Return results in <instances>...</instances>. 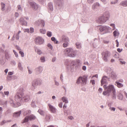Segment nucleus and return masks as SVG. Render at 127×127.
I'll use <instances>...</instances> for the list:
<instances>
[{
  "label": "nucleus",
  "instance_id": "f257e3e1",
  "mask_svg": "<svg viewBox=\"0 0 127 127\" xmlns=\"http://www.w3.org/2000/svg\"><path fill=\"white\" fill-rule=\"evenodd\" d=\"M103 87L104 88V91L102 93L103 95L109 96L112 93V98L113 99H116V90L113 85H111L107 86L106 85H103Z\"/></svg>",
  "mask_w": 127,
  "mask_h": 127
},
{
  "label": "nucleus",
  "instance_id": "f03ea898",
  "mask_svg": "<svg viewBox=\"0 0 127 127\" xmlns=\"http://www.w3.org/2000/svg\"><path fill=\"white\" fill-rule=\"evenodd\" d=\"M15 99L16 101L19 102L21 103L22 102H27L29 101L30 99L29 95H24L23 93H18L15 96Z\"/></svg>",
  "mask_w": 127,
  "mask_h": 127
},
{
  "label": "nucleus",
  "instance_id": "7ed1b4c3",
  "mask_svg": "<svg viewBox=\"0 0 127 127\" xmlns=\"http://www.w3.org/2000/svg\"><path fill=\"white\" fill-rule=\"evenodd\" d=\"M64 52L65 54L70 57H74L77 55V51L71 48H66L64 50Z\"/></svg>",
  "mask_w": 127,
  "mask_h": 127
},
{
  "label": "nucleus",
  "instance_id": "20e7f679",
  "mask_svg": "<svg viewBox=\"0 0 127 127\" xmlns=\"http://www.w3.org/2000/svg\"><path fill=\"white\" fill-rule=\"evenodd\" d=\"M87 77V75H84L83 77H79L77 82V83L79 84L81 83H83L84 85L86 84Z\"/></svg>",
  "mask_w": 127,
  "mask_h": 127
},
{
  "label": "nucleus",
  "instance_id": "39448f33",
  "mask_svg": "<svg viewBox=\"0 0 127 127\" xmlns=\"http://www.w3.org/2000/svg\"><path fill=\"white\" fill-rule=\"evenodd\" d=\"M102 57L104 60L105 62H107L111 54L110 52L108 51H106L102 52L101 54Z\"/></svg>",
  "mask_w": 127,
  "mask_h": 127
},
{
  "label": "nucleus",
  "instance_id": "423d86ee",
  "mask_svg": "<svg viewBox=\"0 0 127 127\" xmlns=\"http://www.w3.org/2000/svg\"><path fill=\"white\" fill-rule=\"evenodd\" d=\"M36 119V117L33 114H31L29 116L26 117L24 118L22 123H23L28 122L29 120L30 121H33Z\"/></svg>",
  "mask_w": 127,
  "mask_h": 127
},
{
  "label": "nucleus",
  "instance_id": "0eeeda50",
  "mask_svg": "<svg viewBox=\"0 0 127 127\" xmlns=\"http://www.w3.org/2000/svg\"><path fill=\"white\" fill-rule=\"evenodd\" d=\"M44 39L41 37L38 36L35 38V44L37 45L42 44L44 42Z\"/></svg>",
  "mask_w": 127,
  "mask_h": 127
},
{
  "label": "nucleus",
  "instance_id": "6e6552de",
  "mask_svg": "<svg viewBox=\"0 0 127 127\" xmlns=\"http://www.w3.org/2000/svg\"><path fill=\"white\" fill-rule=\"evenodd\" d=\"M30 4L33 10H36L39 7V5L34 2H31Z\"/></svg>",
  "mask_w": 127,
  "mask_h": 127
},
{
  "label": "nucleus",
  "instance_id": "1a4fd4ad",
  "mask_svg": "<svg viewBox=\"0 0 127 127\" xmlns=\"http://www.w3.org/2000/svg\"><path fill=\"white\" fill-rule=\"evenodd\" d=\"M109 79V78L106 76H103L101 80V85L102 86L104 84H107V80Z\"/></svg>",
  "mask_w": 127,
  "mask_h": 127
},
{
  "label": "nucleus",
  "instance_id": "9d476101",
  "mask_svg": "<svg viewBox=\"0 0 127 127\" xmlns=\"http://www.w3.org/2000/svg\"><path fill=\"white\" fill-rule=\"evenodd\" d=\"M43 70V68L41 66H39L35 68V74L38 75L42 73Z\"/></svg>",
  "mask_w": 127,
  "mask_h": 127
},
{
  "label": "nucleus",
  "instance_id": "9b49d317",
  "mask_svg": "<svg viewBox=\"0 0 127 127\" xmlns=\"http://www.w3.org/2000/svg\"><path fill=\"white\" fill-rule=\"evenodd\" d=\"M75 62V61H73L69 62V64L68 65L72 72H73L74 69Z\"/></svg>",
  "mask_w": 127,
  "mask_h": 127
},
{
  "label": "nucleus",
  "instance_id": "f8f14e48",
  "mask_svg": "<svg viewBox=\"0 0 127 127\" xmlns=\"http://www.w3.org/2000/svg\"><path fill=\"white\" fill-rule=\"evenodd\" d=\"M17 104L14 103L13 100L12 99H10V101L9 102L11 106L14 107H16L21 105V103L17 101Z\"/></svg>",
  "mask_w": 127,
  "mask_h": 127
},
{
  "label": "nucleus",
  "instance_id": "ddd939ff",
  "mask_svg": "<svg viewBox=\"0 0 127 127\" xmlns=\"http://www.w3.org/2000/svg\"><path fill=\"white\" fill-rule=\"evenodd\" d=\"M110 29V28L108 26H104L101 27L99 28V30L101 32H107Z\"/></svg>",
  "mask_w": 127,
  "mask_h": 127
},
{
  "label": "nucleus",
  "instance_id": "4468645a",
  "mask_svg": "<svg viewBox=\"0 0 127 127\" xmlns=\"http://www.w3.org/2000/svg\"><path fill=\"white\" fill-rule=\"evenodd\" d=\"M49 109L50 112L52 113H55L56 112V109L55 107L50 103L48 104Z\"/></svg>",
  "mask_w": 127,
  "mask_h": 127
},
{
  "label": "nucleus",
  "instance_id": "2eb2a0df",
  "mask_svg": "<svg viewBox=\"0 0 127 127\" xmlns=\"http://www.w3.org/2000/svg\"><path fill=\"white\" fill-rule=\"evenodd\" d=\"M36 25L39 26L41 25L43 27H44L45 25V23L43 20L39 19L36 21L35 23Z\"/></svg>",
  "mask_w": 127,
  "mask_h": 127
},
{
  "label": "nucleus",
  "instance_id": "dca6fc26",
  "mask_svg": "<svg viewBox=\"0 0 127 127\" xmlns=\"http://www.w3.org/2000/svg\"><path fill=\"white\" fill-rule=\"evenodd\" d=\"M19 21L20 24L22 26H27V22L24 20L23 18L21 17L19 19Z\"/></svg>",
  "mask_w": 127,
  "mask_h": 127
},
{
  "label": "nucleus",
  "instance_id": "f3484780",
  "mask_svg": "<svg viewBox=\"0 0 127 127\" xmlns=\"http://www.w3.org/2000/svg\"><path fill=\"white\" fill-rule=\"evenodd\" d=\"M110 77L113 79H116L117 78V74L116 73L113 71L111 72L110 74Z\"/></svg>",
  "mask_w": 127,
  "mask_h": 127
},
{
  "label": "nucleus",
  "instance_id": "a211bd4d",
  "mask_svg": "<svg viewBox=\"0 0 127 127\" xmlns=\"http://www.w3.org/2000/svg\"><path fill=\"white\" fill-rule=\"evenodd\" d=\"M21 113V111L14 112L13 113V116L14 117L17 118L20 116Z\"/></svg>",
  "mask_w": 127,
  "mask_h": 127
},
{
  "label": "nucleus",
  "instance_id": "6ab92c4d",
  "mask_svg": "<svg viewBox=\"0 0 127 127\" xmlns=\"http://www.w3.org/2000/svg\"><path fill=\"white\" fill-rule=\"evenodd\" d=\"M115 85L116 86L119 88H121L123 87V85L119 82L118 81H116L115 83Z\"/></svg>",
  "mask_w": 127,
  "mask_h": 127
},
{
  "label": "nucleus",
  "instance_id": "aec40b11",
  "mask_svg": "<svg viewBox=\"0 0 127 127\" xmlns=\"http://www.w3.org/2000/svg\"><path fill=\"white\" fill-rule=\"evenodd\" d=\"M62 40L64 43H68L69 41V40L68 38L64 35H63L62 36Z\"/></svg>",
  "mask_w": 127,
  "mask_h": 127
},
{
  "label": "nucleus",
  "instance_id": "412c9836",
  "mask_svg": "<svg viewBox=\"0 0 127 127\" xmlns=\"http://www.w3.org/2000/svg\"><path fill=\"white\" fill-rule=\"evenodd\" d=\"M120 5L124 7L127 6V0L122 1L120 3Z\"/></svg>",
  "mask_w": 127,
  "mask_h": 127
},
{
  "label": "nucleus",
  "instance_id": "4be33fe9",
  "mask_svg": "<svg viewBox=\"0 0 127 127\" xmlns=\"http://www.w3.org/2000/svg\"><path fill=\"white\" fill-rule=\"evenodd\" d=\"M103 16L105 17L106 19H109L110 16V13L108 11H106Z\"/></svg>",
  "mask_w": 127,
  "mask_h": 127
},
{
  "label": "nucleus",
  "instance_id": "5701e85b",
  "mask_svg": "<svg viewBox=\"0 0 127 127\" xmlns=\"http://www.w3.org/2000/svg\"><path fill=\"white\" fill-rule=\"evenodd\" d=\"M37 86L36 83L35 81H33L32 82V86L33 88V89L34 90L37 88Z\"/></svg>",
  "mask_w": 127,
  "mask_h": 127
},
{
  "label": "nucleus",
  "instance_id": "b1692460",
  "mask_svg": "<svg viewBox=\"0 0 127 127\" xmlns=\"http://www.w3.org/2000/svg\"><path fill=\"white\" fill-rule=\"evenodd\" d=\"M48 9L49 11H52L53 10V8L52 4L51 3H49L48 4Z\"/></svg>",
  "mask_w": 127,
  "mask_h": 127
},
{
  "label": "nucleus",
  "instance_id": "393cba45",
  "mask_svg": "<svg viewBox=\"0 0 127 127\" xmlns=\"http://www.w3.org/2000/svg\"><path fill=\"white\" fill-rule=\"evenodd\" d=\"M100 4L96 2L94 3L92 6V8L93 9H95V8H97L99 6Z\"/></svg>",
  "mask_w": 127,
  "mask_h": 127
},
{
  "label": "nucleus",
  "instance_id": "a878e982",
  "mask_svg": "<svg viewBox=\"0 0 127 127\" xmlns=\"http://www.w3.org/2000/svg\"><path fill=\"white\" fill-rule=\"evenodd\" d=\"M62 100L65 103H67L68 102L67 98L65 96L62 97Z\"/></svg>",
  "mask_w": 127,
  "mask_h": 127
},
{
  "label": "nucleus",
  "instance_id": "bb28decb",
  "mask_svg": "<svg viewBox=\"0 0 127 127\" xmlns=\"http://www.w3.org/2000/svg\"><path fill=\"white\" fill-rule=\"evenodd\" d=\"M31 111L30 110H28L25 111L23 113V115L24 116H26L30 114Z\"/></svg>",
  "mask_w": 127,
  "mask_h": 127
},
{
  "label": "nucleus",
  "instance_id": "cd10ccee",
  "mask_svg": "<svg viewBox=\"0 0 127 127\" xmlns=\"http://www.w3.org/2000/svg\"><path fill=\"white\" fill-rule=\"evenodd\" d=\"M103 20V18H102V16H101L99 18L97 21V22H99L101 24H102L104 23Z\"/></svg>",
  "mask_w": 127,
  "mask_h": 127
},
{
  "label": "nucleus",
  "instance_id": "c85d7f7f",
  "mask_svg": "<svg viewBox=\"0 0 127 127\" xmlns=\"http://www.w3.org/2000/svg\"><path fill=\"white\" fill-rule=\"evenodd\" d=\"M113 71L112 69L110 67H108L106 70V72L108 73H111Z\"/></svg>",
  "mask_w": 127,
  "mask_h": 127
},
{
  "label": "nucleus",
  "instance_id": "c756f323",
  "mask_svg": "<svg viewBox=\"0 0 127 127\" xmlns=\"http://www.w3.org/2000/svg\"><path fill=\"white\" fill-rule=\"evenodd\" d=\"M18 67L19 69L21 70H23V68L20 62L18 63Z\"/></svg>",
  "mask_w": 127,
  "mask_h": 127
},
{
  "label": "nucleus",
  "instance_id": "7c9ffc66",
  "mask_svg": "<svg viewBox=\"0 0 127 127\" xmlns=\"http://www.w3.org/2000/svg\"><path fill=\"white\" fill-rule=\"evenodd\" d=\"M15 77L16 76L14 75L7 76V79L8 81H10Z\"/></svg>",
  "mask_w": 127,
  "mask_h": 127
},
{
  "label": "nucleus",
  "instance_id": "2f4dec72",
  "mask_svg": "<svg viewBox=\"0 0 127 127\" xmlns=\"http://www.w3.org/2000/svg\"><path fill=\"white\" fill-rule=\"evenodd\" d=\"M117 96L118 99L120 100H122L123 99V96L120 93Z\"/></svg>",
  "mask_w": 127,
  "mask_h": 127
},
{
  "label": "nucleus",
  "instance_id": "473e14b6",
  "mask_svg": "<svg viewBox=\"0 0 127 127\" xmlns=\"http://www.w3.org/2000/svg\"><path fill=\"white\" fill-rule=\"evenodd\" d=\"M77 48L78 49H80L81 48V44L80 43L78 42L76 43Z\"/></svg>",
  "mask_w": 127,
  "mask_h": 127
},
{
  "label": "nucleus",
  "instance_id": "72a5a7b5",
  "mask_svg": "<svg viewBox=\"0 0 127 127\" xmlns=\"http://www.w3.org/2000/svg\"><path fill=\"white\" fill-rule=\"evenodd\" d=\"M119 60L120 61V63L121 64H125L126 62L124 61L123 59H119Z\"/></svg>",
  "mask_w": 127,
  "mask_h": 127
},
{
  "label": "nucleus",
  "instance_id": "f704fd0d",
  "mask_svg": "<svg viewBox=\"0 0 127 127\" xmlns=\"http://www.w3.org/2000/svg\"><path fill=\"white\" fill-rule=\"evenodd\" d=\"M40 32L43 34H45L46 32V30L45 29H41L40 30Z\"/></svg>",
  "mask_w": 127,
  "mask_h": 127
},
{
  "label": "nucleus",
  "instance_id": "c9c22d12",
  "mask_svg": "<svg viewBox=\"0 0 127 127\" xmlns=\"http://www.w3.org/2000/svg\"><path fill=\"white\" fill-rule=\"evenodd\" d=\"M1 9L2 11H4L5 9V4L3 3H1Z\"/></svg>",
  "mask_w": 127,
  "mask_h": 127
},
{
  "label": "nucleus",
  "instance_id": "e433bc0d",
  "mask_svg": "<svg viewBox=\"0 0 127 127\" xmlns=\"http://www.w3.org/2000/svg\"><path fill=\"white\" fill-rule=\"evenodd\" d=\"M35 100L33 99L32 100L31 103V106L33 107H36L35 105Z\"/></svg>",
  "mask_w": 127,
  "mask_h": 127
},
{
  "label": "nucleus",
  "instance_id": "4c0bfd02",
  "mask_svg": "<svg viewBox=\"0 0 127 127\" xmlns=\"http://www.w3.org/2000/svg\"><path fill=\"white\" fill-rule=\"evenodd\" d=\"M51 118L50 115H46L45 119L46 121H48Z\"/></svg>",
  "mask_w": 127,
  "mask_h": 127
},
{
  "label": "nucleus",
  "instance_id": "58836bf2",
  "mask_svg": "<svg viewBox=\"0 0 127 127\" xmlns=\"http://www.w3.org/2000/svg\"><path fill=\"white\" fill-rule=\"evenodd\" d=\"M5 62V60L1 59L0 61V63L2 65H3Z\"/></svg>",
  "mask_w": 127,
  "mask_h": 127
},
{
  "label": "nucleus",
  "instance_id": "ea45409f",
  "mask_svg": "<svg viewBox=\"0 0 127 127\" xmlns=\"http://www.w3.org/2000/svg\"><path fill=\"white\" fill-rule=\"evenodd\" d=\"M1 103L2 105H3L4 106H6L7 104V101H3L1 102Z\"/></svg>",
  "mask_w": 127,
  "mask_h": 127
},
{
  "label": "nucleus",
  "instance_id": "a19ab883",
  "mask_svg": "<svg viewBox=\"0 0 127 127\" xmlns=\"http://www.w3.org/2000/svg\"><path fill=\"white\" fill-rule=\"evenodd\" d=\"M113 33L114 34V35L115 37L118 36L119 34V33L118 32L116 31H114L113 32Z\"/></svg>",
  "mask_w": 127,
  "mask_h": 127
},
{
  "label": "nucleus",
  "instance_id": "79ce46f5",
  "mask_svg": "<svg viewBox=\"0 0 127 127\" xmlns=\"http://www.w3.org/2000/svg\"><path fill=\"white\" fill-rule=\"evenodd\" d=\"M41 61L42 62H44L45 61V59L44 57L42 56L40 58Z\"/></svg>",
  "mask_w": 127,
  "mask_h": 127
},
{
  "label": "nucleus",
  "instance_id": "37998d69",
  "mask_svg": "<svg viewBox=\"0 0 127 127\" xmlns=\"http://www.w3.org/2000/svg\"><path fill=\"white\" fill-rule=\"evenodd\" d=\"M24 90L23 88L21 87L19 89V92H18L17 94L18 93H23L24 92Z\"/></svg>",
  "mask_w": 127,
  "mask_h": 127
},
{
  "label": "nucleus",
  "instance_id": "c03bdc74",
  "mask_svg": "<svg viewBox=\"0 0 127 127\" xmlns=\"http://www.w3.org/2000/svg\"><path fill=\"white\" fill-rule=\"evenodd\" d=\"M38 112L41 115H43L44 114V112L42 110L40 109H39Z\"/></svg>",
  "mask_w": 127,
  "mask_h": 127
},
{
  "label": "nucleus",
  "instance_id": "a18cd8bd",
  "mask_svg": "<svg viewBox=\"0 0 127 127\" xmlns=\"http://www.w3.org/2000/svg\"><path fill=\"white\" fill-rule=\"evenodd\" d=\"M37 86L40 85L41 84V82L39 80H35Z\"/></svg>",
  "mask_w": 127,
  "mask_h": 127
},
{
  "label": "nucleus",
  "instance_id": "49530a36",
  "mask_svg": "<svg viewBox=\"0 0 127 127\" xmlns=\"http://www.w3.org/2000/svg\"><path fill=\"white\" fill-rule=\"evenodd\" d=\"M75 61V64L76 65V64H77V65H80V60H77L76 61Z\"/></svg>",
  "mask_w": 127,
  "mask_h": 127
},
{
  "label": "nucleus",
  "instance_id": "de8ad7c7",
  "mask_svg": "<svg viewBox=\"0 0 127 127\" xmlns=\"http://www.w3.org/2000/svg\"><path fill=\"white\" fill-rule=\"evenodd\" d=\"M36 52L39 55H40L42 54L41 51L39 49H37Z\"/></svg>",
  "mask_w": 127,
  "mask_h": 127
},
{
  "label": "nucleus",
  "instance_id": "09e8293b",
  "mask_svg": "<svg viewBox=\"0 0 127 127\" xmlns=\"http://www.w3.org/2000/svg\"><path fill=\"white\" fill-rule=\"evenodd\" d=\"M47 34L48 37H51L52 36V32L49 31L47 32Z\"/></svg>",
  "mask_w": 127,
  "mask_h": 127
},
{
  "label": "nucleus",
  "instance_id": "8fccbe9b",
  "mask_svg": "<svg viewBox=\"0 0 127 127\" xmlns=\"http://www.w3.org/2000/svg\"><path fill=\"white\" fill-rule=\"evenodd\" d=\"M68 42H65L63 44V47L64 48H65L67 47L68 45Z\"/></svg>",
  "mask_w": 127,
  "mask_h": 127
},
{
  "label": "nucleus",
  "instance_id": "3c124183",
  "mask_svg": "<svg viewBox=\"0 0 127 127\" xmlns=\"http://www.w3.org/2000/svg\"><path fill=\"white\" fill-rule=\"evenodd\" d=\"M102 18H103V21L104 22V23L106 22L108 20V19H107L106 18L104 17L103 15L102 16Z\"/></svg>",
  "mask_w": 127,
  "mask_h": 127
},
{
  "label": "nucleus",
  "instance_id": "603ef678",
  "mask_svg": "<svg viewBox=\"0 0 127 127\" xmlns=\"http://www.w3.org/2000/svg\"><path fill=\"white\" fill-rule=\"evenodd\" d=\"M11 113V111L8 109L7 110L6 112L5 113V115H7L8 114Z\"/></svg>",
  "mask_w": 127,
  "mask_h": 127
},
{
  "label": "nucleus",
  "instance_id": "864d4df0",
  "mask_svg": "<svg viewBox=\"0 0 127 127\" xmlns=\"http://www.w3.org/2000/svg\"><path fill=\"white\" fill-rule=\"evenodd\" d=\"M118 0H116L114 1H112L111 2V4H115L118 2Z\"/></svg>",
  "mask_w": 127,
  "mask_h": 127
},
{
  "label": "nucleus",
  "instance_id": "5fc2aeb1",
  "mask_svg": "<svg viewBox=\"0 0 127 127\" xmlns=\"http://www.w3.org/2000/svg\"><path fill=\"white\" fill-rule=\"evenodd\" d=\"M109 109L111 111H115L116 110V108L114 107H112L110 106Z\"/></svg>",
  "mask_w": 127,
  "mask_h": 127
},
{
  "label": "nucleus",
  "instance_id": "6e6d98bb",
  "mask_svg": "<svg viewBox=\"0 0 127 127\" xmlns=\"http://www.w3.org/2000/svg\"><path fill=\"white\" fill-rule=\"evenodd\" d=\"M48 47L51 50H52L53 49L52 46L50 43H48L47 44Z\"/></svg>",
  "mask_w": 127,
  "mask_h": 127
},
{
  "label": "nucleus",
  "instance_id": "4d7b16f0",
  "mask_svg": "<svg viewBox=\"0 0 127 127\" xmlns=\"http://www.w3.org/2000/svg\"><path fill=\"white\" fill-rule=\"evenodd\" d=\"M6 123V121L5 120H3L0 123V125H2Z\"/></svg>",
  "mask_w": 127,
  "mask_h": 127
},
{
  "label": "nucleus",
  "instance_id": "13d9d810",
  "mask_svg": "<svg viewBox=\"0 0 127 127\" xmlns=\"http://www.w3.org/2000/svg\"><path fill=\"white\" fill-rule=\"evenodd\" d=\"M94 1V0H87V2L89 4L92 3H93Z\"/></svg>",
  "mask_w": 127,
  "mask_h": 127
},
{
  "label": "nucleus",
  "instance_id": "bf43d9fd",
  "mask_svg": "<svg viewBox=\"0 0 127 127\" xmlns=\"http://www.w3.org/2000/svg\"><path fill=\"white\" fill-rule=\"evenodd\" d=\"M54 82H55V85L57 86H58L59 85V83L57 81L55 80H54Z\"/></svg>",
  "mask_w": 127,
  "mask_h": 127
},
{
  "label": "nucleus",
  "instance_id": "052dcab7",
  "mask_svg": "<svg viewBox=\"0 0 127 127\" xmlns=\"http://www.w3.org/2000/svg\"><path fill=\"white\" fill-rule=\"evenodd\" d=\"M19 53L21 55V56L22 57H24V53L23 52L21 51H20L19 52Z\"/></svg>",
  "mask_w": 127,
  "mask_h": 127
},
{
  "label": "nucleus",
  "instance_id": "680f3d73",
  "mask_svg": "<svg viewBox=\"0 0 127 127\" xmlns=\"http://www.w3.org/2000/svg\"><path fill=\"white\" fill-rule=\"evenodd\" d=\"M13 52L14 53V54L16 56V57L17 58L18 57V53L16 52L15 50H13Z\"/></svg>",
  "mask_w": 127,
  "mask_h": 127
},
{
  "label": "nucleus",
  "instance_id": "e2e57ef3",
  "mask_svg": "<svg viewBox=\"0 0 127 127\" xmlns=\"http://www.w3.org/2000/svg\"><path fill=\"white\" fill-rule=\"evenodd\" d=\"M18 10H22V8H21V6L20 5H19L17 6Z\"/></svg>",
  "mask_w": 127,
  "mask_h": 127
},
{
  "label": "nucleus",
  "instance_id": "0e129e2a",
  "mask_svg": "<svg viewBox=\"0 0 127 127\" xmlns=\"http://www.w3.org/2000/svg\"><path fill=\"white\" fill-rule=\"evenodd\" d=\"M28 69V73L29 74H31L32 72V70L30 69H29V67H27Z\"/></svg>",
  "mask_w": 127,
  "mask_h": 127
},
{
  "label": "nucleus",
  "instance_id": "69168bd1",
  "mask_svg": "<svg viewBox=\"0 0 127 127\" xmlns=\"http://www.w3.org/2000/svg\"><path fill=\"white\" fill-rule=\"evenodd\" d=\"M15 38L16 40H18L19 38V34H17L15 36Z\"/></svg>",
  "mask_w": 127,
  "mask_h": 127
},
{
  "label": "nucleus",
  "instance_id": "338daca9",
  "mask_svg": "<svg viewBox=\"0 0 127 127\" xmlns=\"http://www.w3.org/2000/svg\"><path fill=\"white\" fill-rule=\"evenodd\" d=\"M19 16V14L17 12H16L15 14V17L17 18Z\"/></svg>",
  "mask_w": 127,
  "mask_h": 127
},
{
  "label": "nucleus",
  "instance_id": "774afa93",
  "mask_svg": "<svg viewBox=\"0 0 127 127\" xmlns=\"http://www.w3.org/2000/svg\"><path fill=\"white\" fill-rule=\"evenodd\" d=\"M56 57H54L53 58L52 60V62H54L56 60Z\"/></svg>",
  "mask_w": 127,
  "mask_h": 127
}]
</instances>
